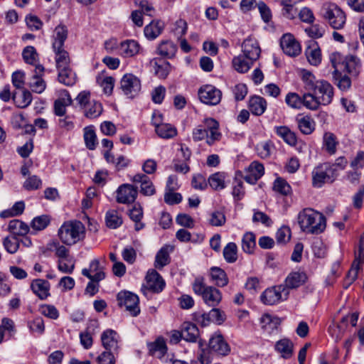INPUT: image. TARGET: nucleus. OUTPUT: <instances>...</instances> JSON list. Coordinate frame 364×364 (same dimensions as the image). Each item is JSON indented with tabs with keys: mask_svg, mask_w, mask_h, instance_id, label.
<instances>
[{
	"mask_svg": "<svg viewBox=\"0 0 364 364\" xmlns=\"http://www.w3.org/2000/svg\"><path fill=\"white\" fill-rule=\"evenodd\" d=\"M302 81L306 91L312 92L318 98L322 105H329L333 97V88L327 81L318 80L309 71L303 70Z\"/></svg>",
	"mask_w": 364,
	"mask_h": 364,
	"instance_id": "1",
	"label": "nucleus"
},
{
	"mask_svg": "<svg viewBox=\"0 0 364 364\" xmlns=\"http://www.w3.org/2000/svg\"><path fill=\"white\" fill-rule=\"evenodd\" d=\"M297 220L301 230L308 234H321L326 227L325 216L312 208H304L300 211Z\"/></svg>",
	"mask_w": 364,
	"mask_h": 364,
	"instance_id": "2",
	"label": "nucleus"
},
{
	"mask_svg": "<svg viewBox=\"0 0 364 364\" xmlns=\"http://www.w3.org/2000/svg\"><path fill=\"white\" fill-rule=\"evenodd\" d=\"M204 344L205 342L199 339L198 346L200 349V353L198 356V360L201 364H210L212 353L225 356L230 351L229 345L221 335L213 336L209 340L208 347L207 348H203Z\"/></svg>",
	"mask_w": 364,
	"mask_h": 364,
	"instance_id": "3",
	"label": "nucleus"
},
{
	"mask_svg": "<svg viewBox=\"0 0 364 364\" xmlns=\"http://www.w3.org/2000/svg\"><path fill=\"white\" fill-rule=\"evenodd\" d=\"M222 136L219 131V123L213 118H206L203 124L193 130V139L195 141L206 139V143L211 146L220 140Z\"/></svg>",
	"mask_w": 364,
	"mask_h": 364,
	"instance_id": "4",
	"label": "nucleus"
},
{
	"mask_svg": "<svg viewBox=\"0 0 364 364\" xmlns=\"http://www.w3.org/2000/svg\"><path fill=\"white\" fill-rule=\"evenodd\" d=\"M193 292L202 297L204 303L210 307H215L222 301L221 291L213 286H207L202 277H196L192 284Z\"/></svg>",
	"mask_w": 364,
	"mask_h": 364,
	"instance_id": "5",
	"label": "nucleus"
},
{
	"mask_svg": "<svg viewBox=\"0 0 364 364\" xmlns=\"http://www.w3.org/2000/svg\"><path fill=\"white\" fill-rule=\"evenodd\" d=\"M85 227L80 221L64 223L58 230L60 240L65 245H72L83 238Z\"/></svg>",
	"mask_w": 364,
	"mask_h": 364,
	"instance_id": "6",
	"label": "nucleus"
},
{
	"mask_svg": "<svg viewBox=\"0 0 364 364\" xmlns=\"http://www.w3.org/2000/svg\"><path fill=\"white\" fill-rule=\"evenodd\" d=\"M321 14L322 17L334 29H341L346 23V14L336 4L324 3L321 7Z\"/></svg>",
	"mask_w": 364,
	"mask_h": 364,
	"instance_id": "7",
	"label": "nucleus"
},
{
	"mask_svg": "<svg viewBox=\"0 0 364 364\" xmlns=\"http://www.w3.org/2000/svg\"><path fill=\"white\" fill-rule=\"evenodd\" d=\"M337 169L329 164H323L316 166L312 171V185L321 188L326 183L333 182L337 177Z\"/></svg>",
	"mask_w": 364,
	"mask_h": 364,
	"instance_id": "8",
	"label": "nucleus"
},
{
	"mask_svg": "<svg viewBox=\"0 0 364 364\" xmlns=\"http://www.w3.org/2000/svg\"><path fill=\"white\" fill-rule=\"evenodd\" d=\"M289 291L282 285L274 286L267 289L261 295L260 299L266 305H274L280 301L287 300Z\"/></svg>",
	"mask_w": 364,
	"mask_h": 364,
	"instance_id": "9",
	"label": "nucleus"
},
{
	"mask_svg": "<svg viewBox=\"0 0 364 364\" xmlns=\"http://www.w3.org/2000/svg\"><path fill=\"white\" fill-rule=\"evenodd\" d=\"M117 299L120 306H124L133 316H136L139 312V299L136 294L129 291H121L117 294Z\"/></svg>",
	"mask_w": 364,
	"mask_h": 364,
	"instance_id": "10",
	"label": "nucleus"
},
{
	"mask_svg": "<svg viewBox=\"0 0 364 364\" xmlns=\"http://www.w3.org/2000/svg\"><path fill=\"white\" fill-rule=\"evenodd\" d=\"M141 81L133 74H125L120 81V88L129 98L136 96L141 90Z\"/></svg>",
	"mask_w": 364,
	"mask_h": 364,
	"instance_id": "11",
	"label": "nucleus"
},
{
	"mask_svg": "<svg viewBox=\"0 0 364 364\" xmlns=\"http://www.w3.org/2000/svg\"><path fill=\"white\" fill-rule=\"evenodd\" d=\"M166 283L162 277L154 269L148 272L146 276V284L141 288L144 294L148 291L154 293L161 292L165 287Z\"/></svg>",
	"mask_w": 364,
	"mask_h": 364,
	"instance_id": "12",
	"label": "nucleus"
},
{
	"mask_svg": "<svg viewBox=\"0 0 364 364\" xmlns=\"http://www.w3.org/2000/svg\"><path fill=\"white\" fill-rule=\"evenodd\" d=\"M198 97L201 102L208 105H216L220 100L222 93L220 90L211 85H205L198 90Z\"/></svg>",
	"mask_w": 364,
	"mask_h": 364,
	"instance_id": "13",
	"label": "nucleus"
},
{
	"mask_svg": "<svg viewBox=\"0 0 364 364\" xmlns=\"http://www.w3.org/2000/svg\"><path fill=\"white\" fill-rule=\"evenodd\" d=\"M100 340L105 350L119 352L121 339L117 331L110 328L104 331L101 334Z\"/></svg>",
	"mask_w": 364,
	"mask_h": 364,
	"instance_id": "14",
	"label": "nucleus"
},
{
	"mask_svg": "<svg viewBox=\"0 0 364 364\" xmlns=\"http://www.w3.org/2000/svg\"><path fill=\"white\" fill-rule=\"evenodd\" d=\"M116 194L117 203L129 204L135 201L138 195V190L133 185L124 183L118 187Z\"/></svg>",
	"mask_w": 364,
	"mask_h": 364,
	"instance_id": "15",
	"label": "nucleus"
},
{
	"mask_svg": "<svg viewBox=\"0 0 364 364\" xmlns=\"http://www.w3.org/2000/svg\"><path fill=\"white\" fill-rule=\"evenodd\" d=\"M280 46L284 53L289 56H297L301 51L300 43L291 33L283 35L280 41Z\"/></svg>",
	"mask_w": 364,
	"mask_h": 364,
	"instance_id": "16",
	"label": "nucleus"
},
{
	"mask_svg": "<svg viewBox=\"0 0 364 364\" xmlns=\"http://www.w3.org/2000/svg\"><path fill=\"white\" fill-rule=\"evenodd\" d=\"M82 274L87 277L90 280L100 282L105 278V273L103 267L100 266V260L94 259L90 263L89 268H85L82 270Z\"/></svg>",
	"mask_w": 364,
	"mask_h": 364,
	"instance_id": "17",
	"label": "nucleus"
},
{
	"mask_svg": "<svg viewBox=\"0 0 364 364\" xmlns=\"http://www.w3.org/2000/svg\"><path fill=\"white\" fill-rule=\"evenodd\" d=\"M364 262V237H361L358 252L355 253V258L352 264V267L349 270L347 279L349 284L353 282L358 277V272L360 264Z\"/></svg>",
	"mask_w": 364,
	"mask_h": 364,
	"instance_id": "18",
	"label": "nucleus"
},
{
	"mask_svg": "<svg viewBox=\"0 0 364 364\" xmlns=\"http://www.w3.org/2000/svg\"><path fill=\"white\" fill-rule=\"evenodd\" d=\"M242 51L247 58L253 61H256L259 58L261 53L257 41L251 38H248L243 41Z\"/></svg>",
	"mask_w": 364,
	"mask_h": 364,
	"instance_id": "19",
	"label": "nucleus"
},
{
	"mask_svg": "<svg viewBox=\"0 0 364 364\" xmlns=\"http://www.w3.org/2000/svg\"><path fill=\"white\" fill-rule=\"evenodd\" d=\"M50 283L45 279H35L31 282V289L33 293L41 300L46 299L50 296Z\"/></svg>",
	"mask_w": 364,
	"mask_h": 364,
	"instance_id": "20",
	"label": "nucleus"
},
{
	"mask_svg": "<svg viewBox=\"0 0 364 364\" xmlns=\"http://www.w3.org/2000/svg\"><path fill=\"white\" fill-rule=\"evenodd\" d=\"M264 166L257 161H253L250 164L246 170L245 180L250 184H255L264 175Z\"/></svg>",
	"mask_w": 364,
	"mask_h": 364,
	"instance_id": "21",
	"label": "nucleus"
},
{
	"mask_svg": "<svg viewBox=\"0 0 364 364\" xmlns=\"http://www.w3.org/2000/svg\"><path fill=\"white\" fill-rule=\"evenodd\" d=\"M307 280V276L304 272L295 271L291 272L287 277L284 282V287L289 289H296L304 284Z\"/></svg>",
	"mask_w": 364,
	"mask_h": 364,
	"instance_id": "22",
	"label": "nucleus"
},
{
	"mask_svg": "<svg viewBox=\"0 0 364 364\" xmlns=\"http://www.w3.org/2000/svg\"><path fill=\"white\" fill-rule=\"evenodd\" d=\"M68 30L65 25L59 24L57 26L52 36L53 49H60L64 47L65 41L68 38Z\"/></svg>",
	"mask_w": 364,
	"mask_h": 364,
	"instance_id": "23",
	"label": "nucleus"
},
{
	"mask_svg": "<svg viewBox=\"0 0 364 364\" xmlns=\"http://www.w3.org/2000/svg\"><path fill=\"white\" fill-rule=\"evenodd\" d=\"M132 181L140 183V191L144 196H152L155 193V188L149 177L143 173L134 176Z\"/></svg>",
	"mask_w": 364,
	"mask_h": 364,
	"instance_id": "24",
	"label": "nucleus"
},
{
	"mask_svg": "<svg viewBox=\"0 0 364 364\" xmlns=\"http://www.w3.org/2000/svg\"><path fill=\"white\" fill-rule=\"evenodd\" d=\"M182 338L190 343H198L199 330L196 324L191 322H184L181 328Z\"/></svg>",
	"mask_w": 364,
	"mask_h": 364,
	"instance_id": "25",
	"label": "nucleus"
},
{
	"mask_svg": "<svg viewBox=\"0 0 364 364\" xmlns=\"http://www.w3.org/2000/svg\"><path fill=\"white\" fill-rule=\"evenodd\" d=\"M150 63L154 68V73L159 78L165 79L168 76L171 69V65L168 61L160 58H154Z\"/></svg>",
	"mask_w": 364,
	"mask_h": 364,
	"instance_id": "26",
	"label": "nucleus"
},
{
	"mask_svg": "<svg viewBox=\"0 0 364 364\" xmlns=\"http://www.w3.org/2000/svg\"><path fill=\"white\" fill-rule=\"evenodd\" d=\"M177 46L172 41H162L157 46L156 53L164 58H173L177 52Z\"/></svg>",
	"mask_w": 364,
	"mask_h": 364,
	"instance_id": "27",
	"label": "nucleus"
},
{
	"mask_svg": "<svg viewBox=\"0 0 364 364\" xmlns=\"http://www.w3.org/2000/svg\"><path fill=\"white\" fill-rule=\"evenodd\" d=\"M210 281L218 287H225L229 282L225 272L218 267H213L209 270Z\"/></svg>",
	"mask_w": 364,
	"mask_h": 364,
	"instance_id": "28",
	"label": "nucleus"
},
{
	"mask_svg": "<svg viewBox=\"0 0 364 364\" xmlns=\"http://www.w3.org/2000/svg\"><path fill=\"white\" fill-rule=\"evenodd\" d=\"M139 44L134 40H127L122 42L119 46V54L124 58L134 56L139 53Z\"/></svg>",
	"mask_w": 364,
	"mask_h": 364,
	"instance_id": "29",
	"label": "nucleus"
},
{
	"mask_svg": "<svg viewBox=\"0 0 364 364\" xmlns=\"http://www.w3.org/2000/svg\"><path fill=\"white\" fill-rule=\"evenodd\" d=\"M149 353L151 355H156L161 358L167 353V346L164 338L158 337L154 342L147 343Z\"/></svg>",
	"mask_w": 364,
	"mask_h": 364,
	"instance_id": "30",
	"label": "nucleus"
},
{
	"mask_svg": "<svg viewBox=\"0 0 364 364\" xmlns=\"http://www.w3.org/2000/svg\"><path fill=\"white\" fill-rule=\"evenodd\" d=\"M172 250L173 247L168 245L164 246L159 250L155 257L154 265L156 268L161 269L170 263L171 258L169 255Z\"/></svg>",
	"mask_w": 364,
	"mask_h": 364,
	"instance_id": "31",
	"label": "nucleus"
},
{
	"mask_svg": "<svg viewBox=\"0 0 364 364\" xmlns=\"http://www.w3.org/2000/svg\"><path fill=\"white\" fill-rule=\"evenodd\" d=\"M275 350L281 354L284 359L290 358L293 355L294 344L288 338H282L275 344Z\"/></svg>",
	"mask_w": 364,
	"mask_h": 364,
	"instance_id": "32",
	"label": "nucleus"
},
{
	"mask_svg": "<svg viewBox=\"0 0 364 364\" xmlns=\"http://www.w3.org/2000/svg\"><path fill=\"white\" fill-rule=\"evenodd\" d=\"M342 65L344 66L346 72L351 75L356 76L360 73V61L355 55H350L346 56L342 62Z\"/></svg>",
	"mask_w": 364,
	"mask_h": 364,
	"instance_id": "33",
	"label": "nucleus"
},
{
	"mask_svg": "<svg viewBox=\"0 0 364 364\" xmlns=\"http://www.w3.org/2000/svg\"><path fill=\"white\" fill-rule=\"evenodd\" d=\"M249 108L253 114L260 116L267 109V101L260 96H253L249 100Z\"/></svg>",
	"mask_w": 364,
	"mask_h": 364,
	"instance_id": "34",
	"label": "nucleus"
},
{
	"mask_svg": "<svg viewBox=\"0 0 364 364\" xmlns=\"http://www.w3.org/2000/svg\"><path fill=\"white\" fill-rule=\"evenodd\" d=\"M164 28V24L163 22L152 21L145 26L144 30V35L149 40H154L162 33Z\"/></svg>",
	"mask_w": 364,
	"mask_h": 364,
	"instance_id": "35",
	"label": "nucleus"
},
{
	"mask_svg": "<svg viewBox=\"0 0 364 364\" xmlns=\"http://www.w3.org/2000/svg\"><path fill=\"white\" fill-rule=\"evenodd\" d=\"M296 120L298 128L304 134H310L315 129V122L309 115H299Z\"/></svg>",
	"mask_w": 364,
	"mask_h": 364,
	"instance_id": "36",
	"label": "nucleus"
},
{
	"mask_svg": "<svg viewBox=\"0 0 364 364\" xmlns=\"http://www.w3.org/2000/svg\"><path fill=\"white\" fill-rule=\"evenodd\" d=\"M281 321L279 318L272 316L269 314H264L260 318L262 328L269 334H271L274 330L277 329Z\"/></svg>",
	"mask_w": 364,
	"mask_h": 364,
	"instance_id": "37",
	"label": "nucleus"
},
{
	"mask_svg": "<svg viewBox=\"0 0 364 364\" xmlns=\"http://www.w3.org/2000/svg\"><path fill=\"white\" fill-rule=\"evenodd\" d=\"M58 81L66 85L72 86L76 82V75L69 67L58 69Z\"/></svg>",
	"mask_w": 364,
	"mask_h": 364,
	"instance_id": "38",
	"label": "nucleus"
},
{
	"mask_svg": "<svg viewBox=\"0 0 364 364\" xmlns=\"http://www.w3.org/2000/svg\"><path fill=\"white\" fill-rule=\"evenodd\" d=\"M277 134L280 136L287 144L290 146H295L297 142L296 134L287 126L275 127Z\"/></svg>",
	"mask_w": 364,
	"mask_h": 364,
	"instance_id": "39",
	"label": "nucleus"
},
{
	"mask_svg": "<svg viewBox=\"0 0 364 364\" xmlns=\"http://www.w3.org/2000/svg\"><path fill=\"white\" fill-rule=\"evenodd\" d=\"M255 61L250 58H247L244 54L235 57L232 60L234 68L240 73H247Z\"/></svg>",
	"mask_w": 364,
	"mask_h": 364,
	"instance_id": "40",
	"label": "nucleus"
},
{
	"mask_svg": "<svg viewBox=\"0 0 364 364\" xmlns=\"http://www.w3.org/2000/svg\"><path fill=\"white\" fill-rule=\"evenodd\" d=\"M305 54L311 65L316 66L320 64L321 61V50L315 43L306 49Z\"/></svg>",
	"mask_w": 364,
	"mask_h": 364,
	"instance_id": "41",
	"label": "nucleus"
},
{
	"mask_svg": "<svg viewBox=\"0 0 364 364\" xmlns=\"http://www.w3.org/2000/svg\"><path fill=\"white\" fill-rule=\"evenodd\" d=\"M226 174L224 172H216L208 178L210 186L215 191H220L225 188Z\"/></svg>",
	"mask_w": 364,
	"mask_h": 364,
	"instance_id": "42",
	"label": "nucleus"
},
{
	"mask_svg": "<svg viewBox=\"0 0 364 364\" xmlns=\"http://www.w3.org/2000/svg\"><path fill=\"white\" fill-rule=\"evenodd\" d=\"M8 230L12 235H25L28 232L29 228L21 220H12L9 223Z\"/></svg>",
	"mask_w": 364,
	"mask_h": 364,
	"instance_id": "43",
	"label": "nucleus"
},
{
	"mask_svg": "<svg viewBox=\"0 0 364 364\" xmlns=\"http://www.w3.org/2000/svg\"><path fill=\"white\" fill-rule=\"evenodd\" d=\"M155 129L159 136L163 139L173 138L177 134L176 128L169 124H157L155 122Z\"/></svg>",
	"mask_w": 364,
	"mask_h": 364,
	"instance_id": "44",
	"label": "nucleus"
},
{
	"mask_svg": "<svg viewBox=\"0 0 364 364\" xmlns=\"http://www.w3.org/2000/svg\"><path fill=\"white\" fill-rule=\"evenodd\" d=\"M55 53V60L57 69L70 66V57L68 53L61 47L60 49H53Z\"/></svg>",
	"mask_w": 364,
	"mask_h": 364,
	"instance_id": "45",
	"label": "nucleus"
},
{
	"mask_svg": "<svg viewBox=\"0 0 364 364\" xmlns=\"http://www.w3.org/2000/svg\"><path fill=\"white\" fill-rule=\"evenodd\" d=\"M321 105L318 98L312 92L306 91L302 95V106L311 110H316Z\"/></svg>",
	"mask_w": 364,
	"mask_h": 364,
	"instance_id": "46",
	"label": "nucleus"
},
{
	"mask_svg": "<svg viewBox=\"0 0 364 364\" xmlns=\"http://www.w3.org/2000/svg\"><path fill=\"white\" fill-rule=\"evenodd\" d=\"M129 217L135 223L134 229L136 231H139L144 228V223L141 222L143 218V210L140 205H135L130 210Z\"/></svg>",
	"mask_w": 364,
	"mask_h": 364,
	"instance_id": "47",
	"label": "nucleus"
},
{
	"mask_svg": "<svg viewBox=\"0 0 364 364\" xmlns=\"http://www.w3.org/2000/svg\"><path fill=\"white\" fill-rule=\"evenodd\" d=\"M273 190L276 193L284 196L291 195L292 192L291 186L285 179L281 177H278L274 181L273 183Z\"/></svg>",
	"mask_w": 364,
	"mask_h": 364,
	"instance_id": "48",
	"label": "nucleus"
},
{
	"mask_svg": "<svg viewBox=\"0 0 364 364\" xmlns=\"http://www.w3.org/2000/svg\"><path fill=\"white\" fill-rule=\"evenodd\" d=\"M256 247V237L252 232H246L242 240V250L248 254H252Z\"/></svg>",
	"mask_w": 364,
	"mask_h": 364,
	"instance_id": "49",
	"label": "nucleus"
},
{
	"mask_svg": "<svg viewBox=\"0 0 364 364\" xmlns=\"http://www.w3.org/2000/svg\"><path fill=\"white\" fill-rule=\"evenodd\" d=\"M323 144L325 149L330 154H333L336 151L338 144L336 136L331 132H326L323 136Z\"/></svg>",
	"mask_w": 364,
	"mask_h": 364,
	"instance_id": "50",
	"label": "nucleus"
},
{
	"mask_svg": "<svg viewBox=\"0 0 364 364\" xmlns=\"http://www.w3.org/2000/svg\"><path fill=\"white\" fill-rule=\"evenodd\" d=\"M12 99L18 107L26 108L31 103L32 95L28 90H24L19 97H17L16 94L14 93Z\"/></svg>",
	"mask_w": 364,
	"mask_h": 364,
	"instance_id": "51",
	"label": "nucleus"
},
{
	"mask_svg": "<svg viewBox=\"0 0 364 364\" xmlns=\"http://www.w3.org/2000/svg\"><path fill=\"white\" fill-rule=\"evenodd\" d=\"M83 109L85 117L92 119L99 117L102 114V107L101 103L95 100H92Z\"/></svg>",
	"mask_w": 364,
	"mask_h": 364,
	"instance_id": "52",
	"label": "nucleus"
},
{
	"mask_svg": "<svg viewBox=\"0 0 364 364\" xmlns=\"http://www.w3.org/2000/svg\"><path fill=\"white\" fill-rule=\"evenodd\" d=\"M67 98L63 99H58L54 102V112L57 116L62 117L65 115L66 112V107L72 104V98L70 96H68Z\"/></svg>",
	"mask_w": 364,
	"mask_h": 364,
	"instance_id": "53",
	"label": "nucleus"
},
{
	"mask_svg": "<svg viewBox=\"0 0 364 364\" xmlns=\"http://www.w3.org/2000/svg\"><path fill=\"white\" fill-rule=\"evenodd\" d=\"M223 256L228 263H233L237 259V247L235 242H229L223 249Z\"/></svg>",
	"mask_w": 364,
	"mask_h": 364,
	"instance_id": "54",
	"label": "nucleus"
},
{
	"mask_svg": "<svg viewBox=\"0 0 364 364\" xmlns=\"http://www.w3.org/2000/svg\"><path fill=\"white\" fill-rule=\"evenodd\" d=\"M119 353L105 350L96 358L97 364H115Z\"/></svg>",
	"mask_w": 364,
	"mask_h": 364,
	"instance_id": "55",
	"label": "nucleus"
},
{
	"mask_svg": "<svg viewBox=\"0 0 364 364\" xmlns=\"http://www.w3.org/2000/svg\"><path fill=\"white\" fill-rule=\"evenodd\" d=\"M3 245L9 253L14 254L19 248L20 242L16 236L10 235L4 238Z\"/></svg>",
	"mask_w": 364,
	"mask_h": 364,
	"instance_id": "56",
	"label": "nucleus"
},
{
	"mask_svg": "<svg viewBox=\"0 0 364 364\" xmlns=\"http://www.w3.org/2000/svg\"><path fill=\"white\" fill-rule=\"evenodd\" d=\"M106 224L107 227L116 229L122 224V219L116 210H109L106 214Z\"/></svg>",
	"mask_w": 364,
	"mask_h": 364,
	"instance_id": "57",
	"label": "nucleus"
},
{
	"mask_svg": "<svg viewBox=\"0 0 364 364\" xmlns=\"http://www.w3.org/2000/svg\"><path fill=\"white\" fill-rule=\"evenodd\" d=\"M75 260L73 257L58 261V269L64 274H72L75 269Z\"/></svg>",
	"mask_w": 364,
	"mask_h": 364,
	"instance_id": "58",
	"label": "nucleus"
},
{
	"mask_svg": "<svg viewBox=\"0 0 364 364\" xmlns=\"http://www.w3.org/2000/svg\"><path fill=\"white\" fill-rule=\"evenodd\" d=\"M97 80L105 94L110 95L112 93L114 85V79L112 77H98Z\"/></svg>",
	"mask_w": 364,
	"mask_h": 364,
	"instance_id": "59",
	"label": "nucleus"
},
{
	"mask_svg": "<svg viewBox=\"0 0 364 364\" xmlns=\"http://www.w3.org/2000/svg\"><path fill=\"white\" fill-rule=\"evenodd\" d=\"M84 140L85 145L90 150H94L97 145V136L95 131L90 127L84 129Z\"/></svg>",
	"mask_w": 364,
	"mask_h": 364,
	"instance_id": "60",
	"label": "nucleus"
},
{
	"mask_svg": "<svg viewBox=\"0 0 364 364\" xmlns=\"http://www.w3.org/2000/svg\"><path fill=\"white\" fill-rule=\"evenodd\" d=\"M23 58L26 63L36 65L38 55L33 46H26L22 53Z\"/></svg>",
	"mask_w": 364,
	"mask_h": 364,
	"instance_id": "61",
	"label": "nucleus"
},
{
	"mask_svg": "<svg viewBox=\"0 0 364 364\" xmlns=\"http://www.w3.org/2000/svg\"><path fill=\"white\" fill-rule=\"evenodd\" d=\"M232 195L234 199L237 201L240 200L245 195L243 183L241 179L237 178V177L234 178L232 182Z\"/></svg>",
	"mask_w": 364,
	"mask_h": 364,
	"instance_id": "62",
	"label": "nucleus"
},
{
	"mask_svg": "<svg viewBox=\"0 0 364 364\" xmlns=\"http://www.w3.org/2000/svg\"><path fill=\"white\" fill-rule=\"evenodd\" d=\"M50 223V218L46 215H42L36 217L31 222V228L36 230H42L45 229Z\"/></svg>",
	"mask_w": 364,
	"mask_h": 364,
	"instance_id": "63",
	"label": "nucleus"
},
{
	"mask_svg": "<svg viewBox=\"0 0 364 364\" xmlns=\"http://www.w3.org/2000/svg\"><path fill=\"white\" fill-rule=\"evenodd\" d=\"M226 222L224 213L221 210H215L210 214L209 223L212 226H223Z\"/></svg>",
	"mask_w": 364,
	"mask_h": 364,
	"instance_id": "64",
	"label": "nucleus"
}]
</instances>
